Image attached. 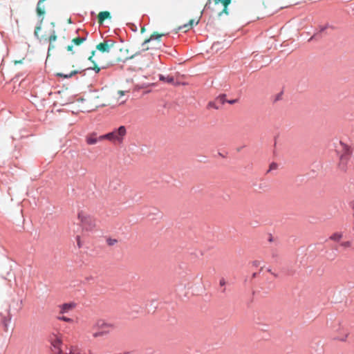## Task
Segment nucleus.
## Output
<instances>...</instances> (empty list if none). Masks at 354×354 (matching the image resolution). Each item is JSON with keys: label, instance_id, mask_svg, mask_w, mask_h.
Instances as JSON below:
<instances>
[{"label": "nucleus", "instance_id": "obj_1", "mask_svg": "<svg viewBox=\"0 0 354 354\" xmlns=\"http://www.w3.org/2000/svg\"><path fill=\"white\" fill-rule=\"evenodd\" d=\"M98 100L99 96H93L88 99H83L80 97L76 100V102L70 100V101L68 102V105L70 106V108L68 109V111H70L73 113H77L79 112H91L104 105Z\"/></svg>", "mask_w": 354, "mask_h": 354}, {"label": "nucleus", "instance_id": "obj_2", "mask_svg": "<svg viewBox=\"0 0 354 354\" xmlns=\"http://www.w3.org/2000/svg\"><path fill=\"white\" fill-rule=\"evenodd\" d=\"M80 229L82 232H93L97 228V219L83 209H79L77 214Z\"/></svg>", "mask_w": 354, "mask_h": 354}, {"label": "nucleus", "instance_id": "obj_3", "mask_svg": "<svg viewBox=\"0 0 354 354\" xmlns=\"http://www.w3.org/2000/svg\"><path fill=\"white\" fill-rule=\"evenodd\" d=\"M127 135V129L124 126H120L118 129L106 134L100 136V140H108L115 144H121Z\"/></svg>", "mask_w": 354, "mask_h": 354}, {"label": "nucleus", "instance_id": "obj_4", "mask_svg": "<svg viewBox=\"0 0 354 354\" xmlns=\"http://www.w3.org/2000/svg\"><path fill=\"white\" fill-rule=\"evenodd\" d=\"M84 33L82 35H79L71 39V44L68 45V51L71 52V54H75L78 48L86 40L87 33Z\"/></svg>", "mask_w": 354, "mask_h": 354}, {"label": "nucleus", "instance_id": "obj_5", "mask_svg": "<svg viewBox=\"0 0 354 354\" xmlns=\"http://www.w3.org/2000/svg\"><path fill=\"white\" fill-rule=\"evenodd\" d=\"M51 344L53 354H65L63 348H66V346L63 344L62 336L55 335Z\"/></svg>", "mask_w": 354, "mask_h": 354}, {"label": "nucleus", "instance_id": "obj_6", "mask_svg": "<svg viewBox=\"0 0 354 354\" xmlns=\"http://www.w3.org/2000/svg\"><path fill=\"white\" fill-rule=\"evenodd\" d=\"M115 42L111 39L104 40L103 42L96 46V49L102 53H109L111 48L115 45Z\"/></svg>", "mask_w": 354, "mask_h": 354}, {"label": "nucleus", "instance_id": "obj_7", "mask_svg": "<svg viewBox=\"0 0 354 354\" xmlns=\"http://www.w3.org/2000/svg\"><path fill=\"white\" fill-rule=\"evenodd\" d=\"M95 326L99 330L106 331V335L109 334L110 331L115 328L114 324L106 322L103 320L97 321Z\"/></svg>", "mask_w": 354, "mask_h": 354}, {"label": "nucleus", "instance_id": "obj_8", "mask_svg": "<svg viewBox=\"0 0 354 354\" xmlns=\"http://www.w3.org/2000/svg\"><path fill=\"white\" fill-rule=\"evenodd\" d=\"M167 34L165 33H158L157 32H154L153 34L151 35L150 37L148 38V39H146L144 42L142 43V46L143 47V49L144 50H148V47H145V45L147 44H148L151 40H153V39H156V40H158L160 41V38L162 37V36H165Z\"/></svg>", "mask_w": 354, "mask_h": 354}, {"label": "nucleus", "instance_id": "obj_9", "mask_svg": "<svg viewBox=\"0 0 354 354\" xmlns=\"http://www.w3.org/2000/svg\"><path fill=\"white\" fill-rule=\"evenodd\" d=\"M95 51H92L91 55L88 57V60L93 64V66L91 67V68L94 70L96 73H98L100 71L101 68L98 66V59L95 58Z\"/></svg>", "mask_w": 354, "mask_h": 354}, {"label": "nucleus", "instance_id": "obj_10", "mask_svg": "<svg viewBox=\"0 0 354 354\" xmlns=\"http://www.w3.org/2000/svg\"><path fill=\"white\" fill-rule=\"evenodd\" d=\"M103 140L100 139V136H97V133H92L86 136V142L88 145H95L98 141H102Z\"/></svg>", "mask_w": 354, "mask_h": 354}, {"label": "nucleus", "instance_id": "obj_11", "mask_svg": "<svg viewBox=\"0 0 354 354\" xmlns=\"http://www.w3.org/2000/svg\"><path fill=\"white\" fill-rule=\"evenodd\" d=\"M342 149L344 151V153L340 156V160L342 163H346L347 162L348 156L351 153V149L349 147L346 145L342 144Z\"/></svg>", "mask_w": 354, "mask_h": 354}, {"label": "nucleus", "instance_id": "obj_12", "mask_svg": "<svg viewBox=\"0 0 354 354\" xmlns=\"http://www.w3.org/2000/svg\"><path fill=\"white\" fill-rule=\"evenodd\" d=\"M232 0H214L215 4L221 3L223 6V10L219 12L218 15L221 16L222 14L228 15L227 6L231 3Z\"/></svg>", "mask_w": 354, "mask_h": 354}, {"label": "nucleus", "instance_id": "obj_13", "mask_svg": "<svg viewBox=\"0 0 354 354\" xmlns=\"http://www.w3.org/2000/svg\"><path fill=\"white\" fill-rule=\"evenodd\" d=\"M64 93V91H58L57 93L56 100L55 101V106L60 105L64 106L66 104V100L62 97V94Z\"/></svg>", "mask_w": 354, "mask_h": 354}, {"label": "nucleus", "instance_id": "obj_14", "mask_svg": "<svg viewBox=\"0 0 354 354\" xmlns=\"http://www.w3.org/2000/svg\"><path fill=\"white\" fill-rule=\"evenodd\" d=\"M68 354H86L82 348L78 345H71Z\"/></svg>", "mask_w": 354, "mask_h": 354}, {"label": "nucleus", "instance_id": "obj_15", "mask_svg": "<svg viewBox=\"0 0 354 354\" xmlns=\"http://www.w3.org/2000/svg\"><path fill=\"white\" fill-rule=\"evenodd\" d=\"M10 319V317L6 316L3 313H0V323L3 325L5 331H8V324Z\"/></svg>", "mask_w": 354, "mask_h": 354}, {"label": "nucleus", "instance_id": "obj_16", "mask_svg": "<svg viewBox=\"0 0 354 354\" xmlns=\"http://www.w3.org/2000/svg\"><path fill=\"white\" fill-rule=\"evenodd\" d=\"M111 14L109 11H102L98 14L97 20L100 24H102L105 19H110Z\"/></svg>", "mask_w": 354, "mask_h": 354}, {"label": "nucleus", "instance_id": "obj_17", "mask_svg": "<svg viewBox=\"0 0 354 354\" xmlns=\"http://www.w3.org/2000/svg\"><path fill=\"white\" fill-rule=\"evenodd\" d=\"M194 22V19H190L187 24H185L182 26H179L178 30H184L185 32H187V30H189V29H191L193 27Z\"/></svg>", "mask_w": 354, "mask_h": 354}, {"label": "nucleus", "instance_id": "obj_18", "mask_svg": "<svg viewBox=\"0 0 354 354\" xmlns=\"http://www.w3.org/2000/svg\"><path fill=\"white\" fill-rule=\"evenodd\" d=\"M160 80L162 82H165L169 84H175L174 79L172 76L168 75V76H164L162 75H160Z\"/></svg>", "mask_w": 354, "mask_h": 354}, {"label": "nucleus", "instance_id": "obj_19", "mask_svg": "<svg viewBox=\"0 0 354 354\" xmlns=\"http://www.w3.org/2000/svg\"><path fill=\"white\" fill-rule=\"evenodd\" d=\"M342 238V234L338 232L334 233L330 236V239L334 241H339Z\"/></svg>", "mask_w": 354, "mask_h": 354}, {"label": "nucleus", "instance_id": "obj_20", "mask_svg": "<svg viewBox=\"0 0 354 354\" xmlns=\"http://www.w3.org/2000/svg\"><path fill=\"white\" fill-rule=\"evenodd\" d=\"M106 335V331L99 330L98 331L93 333L92 336L93 338H97L100 337L104 336Z\"/></svg>", "mask_w": 354, "mask_h": 354}, {"label": "nucleus", "instance_id": "obj_21", "mask_svg": "<svg viewBox=\"0 0 354 354\" xmlns=\"http://www.w3.org/2000/svg\"><path fill=\"white\" fill-rule=\"evenodd\" d=\"M347 337V333L346 331H343V333L341 335H335L334 336V339L339 340V341H345Z\"/></svg>", "mask_w": 354, "mask_h": 354}, {"label": "nucleus", "instance_id": "obj_22", "mask_svg": "<svg viewBox=\"0 0 354 354\" xmlns=\"http://www.w3.org/2000/svg\"><path fill=\"white\" fill-rule=\"evenodd\" d=\"M84 71V69L82 68H78V69H75V70H73L72 71H71L68 74V78L69 77H72L73 76H74L75 75L77 74V73H81Z\"/></svg>", "mask_w": 354, "mask_h": 354}, {"label": "nucleus", "instance_id": "obj_23", "mask_svg": "<svg viewBox=\"0 0 354 354\" xmlns=\"http://www.w3.org/2000/svg\"><path fill=\"white\" fill-rule=\"evenodd\" d=\"M225 95H221L220 96H218V97L217 98V100H218L221 104H224L226 101H225Z\"/></svg>", "mask_w": 354, "mask_h": 354}, {"label": "nucleus", "instance_id": "obj_24", "mask_svg": "<svg viewBox=\"0 0 354 354\" xmlns=\"http://www.w3.org/2000/svg\"><path fill=\"white\" fill-rule=\"evenodd\" d=\"M75 239H76V241H77V245L78 248H80L82 245V242H81L80 236L77 235Z\"/></svg>", "mask_w": 354, "mask_h": 354}, {"label": "nucleus", "instance_id": "obj_25", "mask_svg": "<svg viewBox=\"0 0 354 354\" xmlns=\"http://www.w3.org/2000/svg\"><path fill=\"white\" fill-rule=\"evenodd\" d=\"M341 245L344 248H349L351 246V241H344L341 243Z\"/></svg>", "mask_w": 354, "mask_h": 354}, {"label": "nucleus", "instance_id": "obj_26", "mask_svg": "<svg viewBox=\"0 0 354 354\" xmlns=\"http://www.w3.org/2000/svg\"><path fill=\"white\" fill-rule=\"evenodd\" d=\"M116 243H117L116 239H109L107 240V243L109 245H113L115 244Z\"/></svg>", "mask_w": 354, "mask_h": 354}, {"label": "nucleus", "instance_id": "obj_27", "mask_svg": "<svg viewBox=\"0 0 354 354\" xmlns=\"http://www.w3.org/2000/svg\"><path fill=\"white\" fill-rule=\"evenodd\" d=\"M77 306V304L75 302H71L68 304V310L75 308Z\"/></svg>", "mask_w": 354, "mask_h": 354}, {"label": "nucleus", "instance_id": "obj_28", "mask_svg": "<svg viewBox=\"0 0 354 354\" xmlns=\"http://www.w3.org/2000/svg\"><path fill=\"white\" fill-rule=\"evenodd\" d=\"M56 39H57L56 35H50V36L49 37V41L51 43V42H53V41H55V40H56Z\"/></svg>", "mask_w": 354, "mask_h": 354}, {"label": "nucleus", "instance_id": "obj_29", "mask_svg": "<svg viewBox=\"0 0 354 354\" xmlns=\"http://www.w3.org/2000/svg\"><path fill=\"white\" fill-rule=\"evenodd\" d=\"M77 317H76L75 319H72V318H68V323H75V322H77Z\"/></svg>", "mask_w": 354, "mask_h": 354}, {"label": "nucleus", "instance_id": "obj_30", "mask_svg": "<svg viewBox=\"0 0 354 354\" xmlns=\"http://www.w3.org/2000/svg\"><path fill=\"white\" fill-rule=\"evenodd\" d=\"M220 286H223L226 284V281L224 279H221L219 281Z\"/></svg>", "mask_w": 354, "mask_h": 354}, {"label": "nucleus", "instance_id": "obj_31", "mask_svg": "<svg viewBox=\"0 0 354 354\" xmlns=\"http://www.w3.org/2000/svg\"><path fill=\"white\" fill-rule=\"evenodd\" d=\"M327 28H328V26H327V25H326V26H321V27H320V32H323V31H324Z\"/></svg>", "mask_w": 354, "mask_h": 354}, {"label": "nucleus", "instance_id": "obj_32", "mask_svg": "<svg viewBox=\"0 0 354 354\" xmlns=\"http://www.w3.org/2000/svg\"><path fill=\"white\" fill-rule=\"evenodd\" d=\"M56 75H57V76H59V77H66V75L63 74V73H57V74H56Z\"/></svg>", "mask_w": 354, "mask_h": 354}, {"label": "nucleus", "instance_id": "obj_33", "mask_svg": "<svg viewBox=\"0 0 354 354\" xmlns=\"http://www.w3.org/2000/svg\"><path fill=\"white\" fill-rule=\"evenodd\" d=\"M229 104H234L237 102V100H229V101H227Z\"/></svg>", "mask_w": 354, "mask_h": 354}, {"label": "nucleus", "instance_id": "obj_34", "mask_svg": "<svg viewBox=\"0 0 354 354\" xmlns=\"http://www.w3.org/2000/svg\"><path fill=\"white\" fill-rule=\"evenodd\" d=\"M253 265L254 266H259L260 265V262L257 261H255L253 262Z\"/></svg>", "mask_w": 354, "mask_h": 354}, {"label": "nucleus", "instance_id": "obj_35", "mask_svg": "<svg viewBox=\"0 0 354 354\" xmlns=\"http://www.w3.org/2000/svg\"><path fill=\"white\" fill-rule=\"evenodd\" d=\"M58 319L64 320V321H66V317H65L64 315L63 316H59Z\"/></svg>", "mask_w": 354, "mask_h": 354}, {"label": "nucleus", "instance_id": "obj_36", "mask_svg": "<svg viewBox=\"0 0 354 354\" xmlns=\"http://www.w3.org/2000/svg\"><path fill=\"white\" fill-rule=\"evenodd\" d=\"M118 95H120V96H123L124 95V91H119L118 92Z\"/></svg>", "mask_w": 354, "mask_h": 354}, {"label": "nucleus", "instance_id": "obj_37", "mask_svg": "<svg viewBox=\"0 0 354 354\" xmlns=\"http://www.w3.org/2000/svg\"><path fill=\"white\" fill-rule=\"evenodd\" d=\"M66 308V304H64L62 305V310L61 313H63V310H64Z\"/></svg>", "mask_w": 354, "mask_h": 354}, {"label": "nucleus", "instance_id": "obj_38", "mask_svg": "<svg viewBox=\"0 0 354 354\" xmlns=\"http://www.w3.org/2000/svg\"><path fill=\"white\" fill-rule=\"evenodd\" d=\"M212 2V0H208L207 2L206 3V5H205V8H207Z\"/></svg>", "mask_w": 354, "mask_h": 354}, {"label": "nucleus", "instance_id": "obj_39", "mask_svg": "<svg viewBox=\"0 0 354 354\" xmlns=\"http://www.w3.org/2000/svg\"><path fill=\"white\" fill-rule=\"evenodd\" d=\"M71 23H72V21H71V18L68 19V24H71Z\"/></svg>", "mask_w": 354, "mask_h": 354}, {"label": "nucleus", "instance_id": "obj_40", "mask_svg": "<svg viewBox=\"0 0 354 354\" xmlns=\"http://www.w3.org/2000/svg\"><path fill=\"white\" fill-rule=\"evenodd\" d=\"M145 30V28H144V27H142V28H141V32H143Z\"/></svg>", "mask_w": 354, "mask_h": 354}]
</instances>
